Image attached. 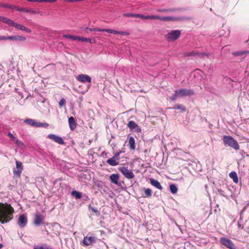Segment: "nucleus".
Here are the masks:
<instances>
[{
  "mask_svg": "<svg viewBox=\"0 0 249 249\" xmlns=\"http://www.w3.org/2000/svg\"><path fill=\"white\" fill-rule=\"evenodd\" d=\"M14 209L10 204L0 203V223H7L13 219Z\"/></svg>",
  "mask_w": 249,
  "mask_h": 249,
  "instance_id": "obj_1",
  "label": "nucleus"
},
{
  "mask_svg": "<svg viewBox=\"0 0 249 249\" xmlns=\"http://www.w3.org/2000/svg\"><path fill=\"white\" fill-rule=\"evenodd\" d=\"M0 21H1L9 26L15 27L16 28L24 31L27 33H31V30L21 24L15 22L14 21L6 17L0 16Z\"/></svg>",
  "mask_w": 249,
  "mask_h": 249,
  "instance_id": "obj_2",
  "label": "nucleus"
},
{
  "mask_svg": "<svg viewBox=\"0 0 249 249\" xmlns=\"http://www.w3.org/2000/svg\"><path fill=\"white\" fill-rule=\"evenodd\" d=\"M225 146H229L236 150L239 149V145L233 137L230 136H224L222 139Z\"/></svg>",
  "mask_w": 249,
  "mask_h": 249,
  "instance_id": "obj_3",
  "label": "nucleus"
},
{
  "mask_svg": "<svg viewBox=\"0 0 249 249\" xmlns=\"http://www.w3.org/2000/svg\"><path fill=\"white\" fill-rule=\"evenodd\" d=\"M97 240V238L92 236L91 233H89L84 237L83 243L85 246H93Z\"/></svg>",
  "mask_w": 249,
  "mask_h": 249,
  "instance_id": "obj_4",
  "label": "nucleus"
},
{
  "mask_svg": "<svg viewBox=\"0 0 249 249\" xmlns=\"http://www.w3.org/2000/svg\"><path fill=\"white\" fill-rule=\"evenodd\" d=\"M24 122L31 126L35 127H47L49 126V124L47 123L36 122L35 120L32 119H26Z\"/></svg>",
  "mask_w": 249,
  "mask_h": 249,
  "instance_id": "obj_5",
  "label": "nucleus"
},
{
  "mask_svg": "<svg viewBox=\"0 0 249 249\" xmlns=\"http://www.w3.org/2000/svg\"><path fill=\"white\" fill-rule=\"evenodd\" d=\"M118 170L127 179L133 178L135 177L134 173L125 166L118 168Z\"/></svg>",
  "mask_w": 249,
  "mask_h": 249,
  "instance_id": "obj_6",
  "label": "nucleus"
},
{
  "mask_svg": "<svg viewBox=\"0 0 249 249\" xmlns=\"http://www.w3.org/2000/svg\"><path fill=\"white\" fill-rule=\"evenodd\" d=\"M181 32L179 30H173L166 35V38L169 41H173L179 37Z\"/></svg>",
  "mask_w": 249,
  "mask_h": 249,
  "instance_id": "obj_7",
  "label": "nucleus"
},
{
  "mask_svg": "<svg viewBox=\"0 0 249 249\" xmlns=\"http://www.w3.org/2000/svg\"><path fill=\"white\" fill-rule=\"evenodd\" d=\"M44 220V216L39 213H37L35 214L33 224L36 226H39L43 224Z\"/></svg>",
  "mask_w": 249,
  "mask_h": 249,
  "instance_id": "obj_8",
  "label": "nucleus"
},
{
  "mask_svg": "<svg viewBox=\"0 0 249 249\" xmlns=\"http://www.w3.org/2000/svg\"><path fill=\"white\" fill-rule=\"evenodd\" d=\"M185 56H193L198 55L201 58H204V56L209 57L211 55V53H199L197 51H193L190 52H186L184 53Z\"/></svg>",
  "mask_w": 249,
  "mask_h": 249,
  "instance_id": "obj_9",
  "label": "nucleus"
},
{
  "mask_svg": "<svg viewBox=\"0 0 249 249\" xmlns=\"http://www.w3.org/2000/svg\"><path fill=\"white\" fill-rule=\"evenodd\" d=\"M190 19V18L188 17H163L162 21H184V20H189Z\"/></svg>",
  "mask_w": 249,
  "mask_h": 249,
  "instance_id": "obj_10",
  "label": "nucleus"
},
{
  "mask_svg": "<svg viewBox=\"0 0 249 249\" xmlns=\"http://www.w3.org/2000/svg\"><path fill=\"white\" fill-rule=\"evenodd\" d=\"M220 241L221 244L227 248L230 249H235L234 244L230 239L226 237H221Z\"/></svg>",
  "mask_w": 249,
  "mask_h": 249,
  "instance_id": "obj_11",
  "label": "nucleus"
},
{
  "mask_svg": "<svg viewBox=\"0 0 249 249\" xmlns=\"http://www.w3.org/2000/svg\"><path fill=\"white\" fill-rule=\"evenodd\" d=\"M179 96H186L193 95L194 90L190 89H181L177 90Z\"/></svg>",
  "mask_w": 249,
  "mask_h": 249,
  "instance_id": "obj_12",
  "label": "nucleus"
},
{
  "mask_svg": "<svg viewBox=\"0 0 249 249\" xmlns=\"http://www.w3.org/2000/svg\"><path fill=\"white\" fill-rule=\"evenodd\" d=\"M127 126L130 128L131 131H133L134 132H140L142 130L140 126L133 121H130L128 122Z\"/></svg>",
  "mask_w": 249,
  "mask_h": 249,
  "instance_id": "obj_13",
  "label": "nucleus"
},
{
  "mask_svg": "<svg viewBox=\"0 0 249 249\" xmlns=\"http://www.w3.org/2000/svg\"><path fill=\"white\" fill-rule=\"evenodd\" d=\"M27 223V218L24 214L20 215L18 221V225L21 228H23L26 226Z\"/></svg>",
  "mask_w": 249,
  "mask_h": 249,
  "instance_id": "obj_14",
  "label": "nucleus"
},
{
  "mask_svg": "<svg viewBox=\"0 0 249 249\" xmlns=\"http://www.w3.org/2000/svg\"><path fill=\"white\" fill-rule=\"evenodd\" d=\"M47 137L49 139L53 141L54 142H57V143H58L59 144H64L65 143L63 139L61 137L57 136L55 134H49L47 136Z\"/></svg>",
  "mask_w": 249,
  "mask_h": 249,
  "instance_id": "obj_15",
  "label": "nucleus"
},
{
  "mask_svg": "<svg viewBox=\"0 0 249 249\" xmlns=\"http://www.w3.org/2000/svg\"><path fill=\"white\" fill-rule=\"evenodd\" d=\"M77 79L79 81L81 82L82 83L87 82L89 83H90L91 81V77L89 75H87V74H79L77 76Z\"/></svg>",
  "mask_w": 249,
  "mask_h": 249,
  "instance_id": "obj_16",
  "label": "nucleus"
},
{
  "mask_svg": "<svg viewBox=\"0 0 249 249\" xmlns=\"http://www.w3.org/2000/svg\"><path fill=\"white\" fill-rule=\"evenodd\" d=\"M183 10V8H172L169 9H160L159 11L160 12L170 13V12H179Z\"/></svg>",
  "mask_w": 249,
  "mask_h": 249,
  "instance_id": "obj_17",
  "label": "nucleus"
},
{
  "mask_svg": "<svg viewBox=\"0 0 249 249\" xmlns=\"http://www.w3.org/2000/svg\"><path fill=\"white\" fill-rule=\"evenodd\" d=\"M0 6L2 7H5V8H10L13 10H15L16 11H19L20 12H22L20 9H23L24 8H19L17 6L13 5H9L8 4H3L2 3H0Z\"/></svg>",
  "mask_w": 249,
  "mask_h": 249,
  "instance_id": "obj_18",
  "label": "nucleus"
},
{
  "mask_svg": "<svg viewBox=\"0 0 249 249\" xmlns=\"http://www.w3.org/2000/svg\"><path fill=\"white\" fill-rule=\"evenodd\" d=\"M69 124L71 130H73L76 127V123L73 117H70L69 118Z\"/></svg>",
  "mask_w": 249,
  "mask_h": 249,
  "instance_id": "obj_19",
  "label": "nucleus"
},
{
  "mask_svg": "<svg viewBox=\"0 0 249 249\" xmlns=\"http://www.w3.org/2000/svg\"><path fill=\"white\" fill-rule=\"evenodd\" d=\"M150 181L151 184L157 189L160 190L162 189V187L161 186V185H160V183L158 180H156L153 178H150Z\"/></svg>",
  "mask_w": 249,
  "mask_h": 249,
  "instance_id": "obj_20",
  "label": "nucleus"
},
{
  "mask_svg": "<svg viewBox=\"0 0 249 249\" xmlns=\"http://www.w3.org/2000/svg\"><path fill=\"white\" fill-rule=\"evenodd\" d=\"M119 179V175L117 174H113L110 176V180L112 183L118 185V180Z\"/></svg>",
  "mask_w": 249,
  "mask_h": 249,
  "instance_id": "obj_21",
  "label": "nucleus"
},
{
  "mask_svg": "<svg viewBox=\"0 0 249 249\" xmlns=\"http://www.w3.org/2000/svg\"><path fill=\"white\" fill-rule=\"evenodd\" d=\"M8 38L9 40L17 41H25L26 39L25 37L19 35L8 36Z\"/></svg>",
  "mask_w": 249,
  "mask_h": 249,
  "instance_id": "obj_22",
  "label": "nucleus"
},
{
  "mask_svg": "<svg viewBox=\"0 0 249 249\" xmlns=\"http://www.w3.org/2000/svg\"><path fill=\"white\" fill-rule=\"evenodd\" d=\"M127 145L129 146L130 150H134L136 148V143L135 140L133 137H130Z\"/></svg>",
  "mask_w": 249,
  "mask_h": 249,
  "instance_id": "obj_23",
  "label": "nucleus"
},
{
  "mask_svg": "<svg viewBox=\"0 0 249 249\" xmlns=\"http://www.w3.org/2000/svg\"><path fill=\"white\" fill-rule=\"evenodd\" d=\"M143 194H142V196L144 197H149L151 196L152 191L150 189L144 188L143 189Z\"/></svg>",
  "mask_w": 249,
  "mask_h": 249,
  "instance_id": "obj_24",
  "label": "nucleus"
},
{
  "mask_svg": "<svg viewBox=\"0 0 249 249\" xmlns=\"http://www.w3.org/2000/svg\"><path fill=\"white\" fill-rule=\"evenodd\" d=\"M230 177L233 179L235 183H237L238 181V176L235 171H232L229 174Z\"/></svg>",
  "mask_w": 249,
  "mask_h": 249,
  "instance_id": "obj_25",
  "label": "nucleus"
},
{
  "mask_svg": "<svg viewBox=\"0 0 249 249\" xmlns=\"http://www.w3.org/2000/svg\"><path fill=\"white\" fill-rule=\"evenodd\" d=\"M107 162L113 166H116L119 164L118 162L117 161V160L115 159H113V157L108 159L107 161Z\"/></svg>",
  "mask_w": 249,
  "mask_h": 249,
  "instance_id": "obj_26",
  "label": "nucleus"
},
{
  "mask_svg": "<svg viewBox=\"0 0 249 249\" xmlns=\"http://www.w3.org/2000/svg\"><path fill=\"white\" fill-rule=\"evenodd\" d=\"M146 19H159L162 21L163 17L157 15H147Z\"/></svg>",
  "mask_w": 249,
  "mask_h": 249,
  "instance_id": "obj_27",
  "label": "nucleus"
},
{
  "mask_svg": "<svg viewBox=\"0 0 249 249\" xmlns=\"http://www.w3.org/2000/svg\"><path fill=\"white\" fill-rule=\"evenodd\" d=\"M63 36L66 38H69V39H72L73 40H78V37H79V36H73V35H67V34L63 35Z\"/></svg>",
  "mask_w": 249,
  "mask_h": 249,
  "instance_id": "obj_28",
  "label": "nucleus"
},
{
  "mask_svg": "<svg viewBox=\"0 0 249 249\" xmlns=\"http://www.w3.org/2000/svg\"><path fill=\"white\" fill-rule=\"evenodd\" d=\"M22 171V170H19V169H14L13 170V174L14 176L17 178H19L20 177Z\"/></svg>",
  "mask_w": 249,
  "mask_h": 249,
  "instance_id": "obj_29",
  "label": "nucleus"
},
{
  "mask_svg": "<svg viewBox=\"0 0 249 249\" xmlns=\"http://www.w3.org/2000/svg\"><path fill=\"white\" fill-rule=\"evenodd\" d=\"M71 195L76 199H79L82 197V193L77 191H73L71 193Z\"/></svg>",
  "mask_w": 249,
  "mask_h": 249,
  "instance_id": "obj_30",
  "label": "nucleus"
},
{
  "mask_svg": "<svg viewBox=\"0 0 249 249\" xmlns=\"http://www.w3.org/2000/svg\"><path fill=\"white\" fill-rule=\"evenodd\" d=\"M86 30H89L90 32H103V29L99 28H89L86 27L85 28Z\"/></svg>",
  "mask_w": 249,
  "mask_h": 249,
  "instance_id": "obj_31",
  "label": "nucleus"
},
{
  "mask_svg": "<svg viewBox=\"0 0 249 249\" xmlns=\"http://www.w3.org/2000/svg\"><path fill=\"white\" fill-rule=\"evenodd\" d=\"M78 40L83 42H88L89 43H92V39L90 38H86L84 37L79 36L78 37Z\"/></svg>",
  "mask_w": 249,
  "mask_h": 249,
  "instance_id": "obj_32",
  "label": "nucleus"
},
{
  "mask_svg": "<svg viewBox=\"0 0 249 249\" xmlns=\"http://www.w3.org/2000/svg\"><path fill=\"white\" fill-rule=\"evenodd\" d=\"M174 108L180 110L182 112H184L186 111L185 107L181 105H176Z\"/></svg>",
  "mask_w": 249,
  "mask_h": 249,
  "instance_id": "obj_33",
  "label": "nucleus"
},
{
  "mask_svg": "<svg viewBox=\"0 0 249 249\" xmlns=\"http://www.w3.org/2000/svg\"><path fill=\"white\" fill-rule=\"evenodd\" d=\"M20 10L22 11V12L30 13L31 14H35L37 13V11L32 10V9H31L23 8V9H20Z\"/></svg>",
  "mask_w": 249,
  "mask_h": 249,
  "instance_id": "obj_34",
  "label": "nucleus"
},
{
  "mask_svg": "<svg viewBox=\"0 0 249 249\" xmlns=\"http://www.w3.org/2000/svg\"><path fill=\"white\" fill-rule=\"evenodd\" d=\"M170 190L172 194H176L177 192L178 189L175 185L171 184L170 185Z\"/></svg>",
  "mask_w": 249,
  "mask_h": 249,
  "instance_id": "obj_35",
  "label": "nucleus"
},
{
  "mask_svg": "<svg viewBox=\"0 0 249 249\" xmlns=\"http://www.w3.org/2000/svg\"><path fill=\"white\" fill-rule=\"evenodd\" d=\"M89 210L91 211L92 212L94 213L97 215L99 214V211L98 210V209H96V208L91 206L90 204L89 205Z\"/></svg>",
  "mask_w": 249,
  "mask_h": 249,
  "instance_id": "obj_36",
  "label": "nucleus"
},
{
  "mask_svg": "<svg viewBox=\"0 0 249 249\" xmlns=\"http://www.w3.org/2000/svg\"><path fill=\"white\" fill-rule=\"evenodd\" d=\"M35 249H52L50 247H48L46 245H43L42 246H37L35 248Z\"/></svg>",
  "mask_w": 249,
  "mask_h": 249,
  "instance_id": "obj_37",
  "label": "nucleus"
},
{
  "mask_svg": "<svg viewBox=\"0 0 249 249\" xmlns=\"http://www.w3.org/2000/svg\"><path fill=\"white\" fill-rule=\"evenodd\" d=\"M175 93L173 94L170 97V99L172 101H175L177 99V98L179 97L178 92L177 91V90H175Z\"/></svg>",
  "mask_w": 249,
  "mask_h": 249,
  "instance_id": "obj_38",
  "label": "nucleus"
},
{
  "mask_svg": "<svg viewBox=\"0 0 249 249\" xmlns=\"http://www.w3.org/2000/svg\"><path fill=\"white\" fill-rule=\"evenodd\" d=\"M103 32H106L108 33L113 34L115 35H117V31L115 30H112V29H103Z\"/></svg>",
  "mask_w": 249,
  "mask_h": 249,
  "instance_id": "obj_39",
  "label": "nucleus"
},
{
  "mask_svg": "<svg viewBox=\"0 0 249 249\" xmlns=\"http://www.w3.org/2000/svg\"><path fill=\"white\" fill-rule=\"evenodd\" d=\"M16 168L19 169V170H23V166L21 162L19 161H16Z\"/></svg>",
  "mask_w": 249,
  "mask_h": 249,
  "instance_id": "obj_40",
  "label": "nucleus"
},
{
  "mask_svg": "<svg viewBox=\"0 0 249 249\" xmlns=\"http://www.w3.org/2000/svg\"><path fill=\"white\" fill-rule=\"evenodd\" d=\"M135 18H142L143 20H145V19H146V16H145V15H142V14H135Z\"/></svg>",
  "mask_w": 249,
  "mask_h": 249,
  "instance_id": "obj_41",
  "label": "nucleus"
},
{
  "mask_svg": "<svg viewBox=\"0 0 249 249\" xmlns=\"http://www.w3.org/2000/svg\"><path fill=\"white\" fill-rule=\"evenodd\" d=\"M232 54L234 56H240V55H244V53L243 51L233 52L232 53Z\"/></svg>",
  "mask_w": 249,
  "mask_h": 249,
  "instance_id": "obj_42",
  "label": "nucleus"
},
{
  "mask_svg": "<svg viewBox=\"0 0 249 249\" xmlns=\"http://www.w3.org/2000/svg\"><path fill=\"white\" fill-rule=\"evenodd\" d=\"M14 142L18 146H22L23 145V142L18 139L16 140Z\"/></svg>",
  "mask_w": 249,
  "mask_h": 249,
  "instance_id": "obj_43",
  "label": "nucleus"
},
{
  "mask_svg": "<svg viewBox=\"0 0 249 249\" xmlns=\"http://www.w3.org/2000/svg\"><path fill=\"white\" fill-rule=\"evenodd\" d=\"M117 34L121 35L123 36H128L129 35V33L127 32H124V31H117Z\"/></svg>",
  "mask_w": 249,
  "mask_h": 249,
  "instance_id": "obj_44",
  "label": "nucleus"
},
{
  "mask_svg": "<svg viewBox=\"0 0 249 249\" xmlns=\"http://www.w3.org/2000/svg\"><path fill=\"white\" fill-rule=\"evenodd\" d=\"M120 152H117L114 154V156L112 157L113 158V159H115L117 160H118L120 159Z\"/></svg>",
  "mask_w": 249,
  "mask_h": 249,
  "instance_id": "obj_45",
  "label": "nucleus"
},
{
  "mask_svg": "<svg viewBox=\"0 0 249 249\" xmlns=\"http://www.w3.org/2000/svg\"><path fill=\"white\" fill-rule=\"evenodd\" d=\"M8 136L11 139L13 142H15L16 140L17 139L16 137H15L11 132H9L8 134Z\"/></svg>",
  "mask_w": 249,
  "mask_h": 249,
  "instance_id": "obj_46",
  "label": "nucleus"
},
{
  "mask_svg": "<svg viewBox=\"0 0 249 249\" xmlns=\"http://www.w3.org/2000/svg\"><path fill=\"white\" fill-rule=\"evenodd\" d=\"M66 103V100L64 98H62L59 102V105L60 107H63L64 104Z\"/></svg>",
  "mask_w": 249,
  "mask_h": 249,
  "instance_id": "obj_47",
  "label": "nucleus"
},
{
  "mask_svg": "<svg viewBox=\"0 0 249 249\" xmlns=\"http://www.w3.org/2000/svg\"><path fill=\"white\" fill-rule=\"evenodd\" d=\"M135 14L133 13H127L124 14V16L125 17H134L135 18Z\"/></svg>",
  "mask_w": 249,
  "mask_h": 249,
  "instance_id": "obj_48",
  "label": "nucleus"
},
{
  "mask_svg": "<svg viewBox=\"0 0 249 249\" xmlns=\"http://www.w3.org/2000/svg\"><path fill=\"white\" fill-rule=\"evenodd\" d=\"M0 40H9L8 36H0Z\"/></svg>",
  "mask_w": 249,
  "mask_h": 249,
  "instance_id": "obj_49",
  "label": "nucleus"
},
{
  "mask_svg": "<svg viewBox=\"0 0 249 249\" xmlns=\"http://www.w3.org/2000/svg\"><path fill=\"white\" fill-rule=\"evenodd\" d=\"M240 154L241 155V156H242L243 158H244L245 157V155L246 154V153H245V152L244 151L242 150L240 152Z\"/></svg>",
  "mask_w": 249,
  "mask_h": 249,
  "instance_id": "obj_50",
  "label": "nucleus"
},
{
  "mask_svg": "<svg viewBox=\"0 0 249 249\" xmlns=\"http://www.w3.org/2000/svg\"><path fill=\"white\" fill-rule=\"evenodd\" d=\"M56 0H46V2H54Z\"/></svg>",
  "mask_w": 249,
  "mask_h": 249,
  "instance_id": "obj_51",
  "label": "nucleus"
},
{
  "mask_svg": "<svg viewBox=\"0 0 249 249\" xmlns=\"http://www.w3.org/2000/svg\"><path fill=\"white\" fill-rule=\"evenodd\" d=\"M238 227L239 228H243V227L242 226V225L239 223V222H238Z\"/></svg>",
  "mask_w": 249,
  "mask_h": 249,
  "instance_id": "obj_52",
  "label": "nucleus"
},
{
  "mask_svg": "<svg viewBox=\"0 0 249 249\" xmlns=\"http://www.w3.org/2000/svg\"><path fill=\"white\" fill-rule=\"evenodd\" d=\"M243 52L244 54H249V51H244Z\"/></svg>",
  "mask_w": 249,
  "mask_h": 249,
  "instance_id": "obj_53",
  "label": "nucleus"
},
{
  "mask_svg": "<svg viewBox=\"0 0 249 249\" xmlns=\"http://www.w3.org/2000/svg\"><path fill=\"white\" fill-rule=\"evenodd\" d=\"M38 2H46V0H38Z\"/></svg>",
  "mask_w": 249,
  "mask_h": 249,
  "instance_id": "obj_54",
  "label": "nucleus"
},
{
  "mask_svg": "<svg viewBox=\"0 0 249 249\" xmlns=\"http://www.w3.org/2000/svg\"><path fill=\"white\" fill-rule=\"evenodd\" d=\"M100 232L101 234L105 233V232L102 230L100 231Z\"/></svg>",
  "mask_w": 249,
  "mask_h": 249,
  "instance_id": "obj_55",
  "label": "nucleus"
},
{
  "mask_svg": "<svg viewBox=\"0 0 249 249\" xmlns=\"http://www.w3.org/2000/svg\"><path fill=\"white\" fill-rule=\"evenodd\" d=\"M3 245L0 243V249L3 247Z\"/></svg>",
  "mask_w": 249,
  "mask_h": 249,
  "instance_id": "obj_56",
  "label": "nucleus"
},
{
  "mask_svg": "<svg viewBox=\"0 0 249 249\" xmlns=\"http://www.w3.org/2000/svg\"><path fill=\"white\" fill-rule=\"evenodd\" d=\"M28 1L34 2V0H28Z\"/></svg>",
  "mask_w": 249,
  "mask_h": 249,
  "instance_id": "obj_57",
  "label": "nucleus"
},
{
  "mask_svg": "<svg viewBox=\"0 0 249 249\" xmlns=\"http://www.w3.org/2000/svg\"><path fill=\"white\" fill-rule=\"evenodd\" d=\"M34 2H38V0H34Z\"/></svg>",
  "mask_w": 249,
  "mask_h": 249,
  "instance_id": "obj_58",
  "label": "nucleus"
},
{
  "mask_svg": "<svg viewBox=\"0 0 249 249\" xmlns=\"http://www.w3.org/2000/svg\"><path fill=\"white\" fill-rule=\"evenodd\" d=\"M118 152H120V154H121V153L124 152L120 150Z\"/></svg>",
  "mask_w": 249,
  "mask_h": 249,
  "instance_id": "obj_59",
  "label": "nucleus"
},
{
  "mask_svg": "<svg viewBox=\"0 0 249 249\" xmlns=\"http://www.w3.org/2000/svg\"><path fill=\"white\" fill-rule=\"evenodd\" d=\"M246 156L249 157V155L247 154V155H246Z\"/></svg>",
  "mask_w": 249,
  "mask_h": 249,
  "instance_id": "obj_60",
  "label": "nucleus"
},
{
  "mask_svg": "<svg viewBox=\"0 0 249 249\" xmlns=\"http://www.w3.org/2000/svg\"><path fill=\"white\" fill-rule=\"evenodd\" d=\"M219 192H222V191L221 190H219Z\"/></svg>",
  "mask_w": 249,
  "mask_h": 249,
  "instance_id": "obj_61",
  "label": "nucleus"
},
{
  "mask_svg": "<svg viewBox=\"0 0 249 249\" xmlns=\"http://www.w3.org/2000/svg\"><path fill=\"white\" fill-rule=\"evenodd\" d=\"M27 1H28V0H27Z\"/></svg>",
  "mask_w": 249,
  "mask_h": 249,
  "instance_id": "obj_62",
  "label": "nucleus"
}]
</instances>
